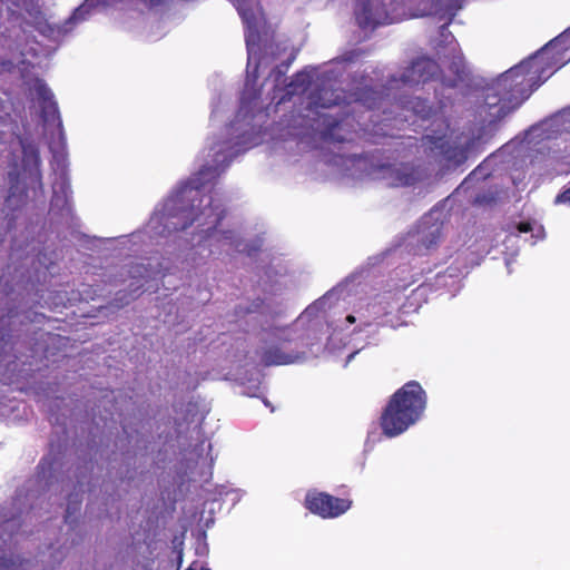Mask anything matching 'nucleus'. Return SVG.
Wrapping results in <instances>:
<instances>
[{
  "instance_id": "nucleus-1",
  "label": "nucleus",
  "mask_w": 570,
  "mask_h": 570,
  "mask_svg": "<svg viewBox=\"0 0 570 570\" xmlns=\"http://www.w3.org/2000/svg\"><path fill=\"white\" fill-rule=\"evenodd\" d=\"M570 61V27L550 40L535 55L502 73L485 90L484 104L489 109L499 107L502 118L518 107L553 72Z\"/></svg>"
},
{
  "instance_id": "nucleus-2",
  "label": "nucleus",
  "mask_w": 570,
  "mask_h": 570,
  "mask_svg": "<svg viewBox=\"0 0 570 570\" xmlns=\"http://www.w3.org/2000/svg\"><path fill=\"white\" fill-rule=\"evenodd\" d=\"M36 168V147L31 138L16 137L10 142L0 132V169L6 171L9 181V195L4 207L11 212L20 209L27 203L28 180Z\"/></svg>"
},
{
  "instance_id": "nucleus-3",
  "label": "nucleus",
  "mask_w": 570,
  "mask_h": 570,
  "mask_svg": "<svg viewBox=\"0 0 570 570\" xmlns=\"http://www.w3.org/2000/svg\"><path fill=\"white\" fill-rule=\"evenodd\" d=\"M38 136L51 154L50 166L62 181L68 168L67 139L55 94L38 78Z\"/></svg>"
},
{
  "instance_id": "nucleus-4",
  "label": "nucleus",
  "mask_w": 570,
  "mask_h": 570,
  "mask_svg": "<svg viewBox=\"0 0 570 570\" xmlns=\"http://www.w3.org/2000/svg\"><path fill=\"white\" fill-rule=\"evenodd\" d=\"M426 406V393L416 381H409L396 390L386 403L380 426L384 435L394 438L405 432L422 416Z\"/></svg>"
},
{
  "instance_id": "nucleus-5",
  "label": "nucleus",
  "mask_w": 570,
  "mask_h": 570,
  "mask_svg": "<svg viewBox=\"0 0 570 570\" xmlns=\"http://www.w3.org/2000/svg\"><path fill=\"white\" fill-rule=\"evenodd\" d=\"M100 4H108V0H86L73 10L72 14L67 18L62 24L50 22L49 19L46 18V14L38 8V33L48 38L50 41L58 42L70 32L77 23L87 20L91 16L92 10Z\"/></svg>"
},
{
  "instance_id": "nucleus-6",
  "label": "nucleus",
  "mask_w": 570,
  "mask_h": 570,
  "mask_svg": "<svg viewBox=\"0 0 570 570\" xmlns=\"http://www.w3.org/2000/svg\"><path fill=\"white\" fill-rule=\"evenodd\" d=\"M225 209L220 204H215L212 197H207L206 205L195 212V206L191 205L188 208H181L179 215L183 218L181 223H174L175 230H185L194 223H197L199 227H203V232L209 233L220 224L225 217Z\"/></svg>"
},
{
  "instance_id": "nucleus-7",
  "label": "nucleus",
  "mask_w": 570,
  "mask_h": 570,
  "mask_svg": "<svg viewBox=\"0 0 570 570\" xmlns=\"http://www.w3.org/2000/svg\"><path fill=\"white\" fill-rule=\"evenodd\" d=\"M304 507L311 513L323 519H334L350 510L352 500L347 498H336L326 492L314 490L306 493Z\"/></svg>"
},
{
  "instance_id": "nucleus-8",
  "label": "nucleus",
  "mask_w": 570,
  "mask_h": 570,
  "mask_svg": "<svg viewBox=\"0 0 570 570\" xmlns=\"http://www.w3.org/2000/svg\"><path fill=\"white\" fill-rule=\"evenodd\" d=\"M440 71V66L435 60L428 57H419L405 68L400 80L404 85L410 86L425 83L434 79Z\"/></svg>"
},
{
  "instance_id": "nucleus-9",
  "label": "nucleus",
  "mask_w": 570,
  "mask_h": 570,
  "mask_svg": "<svg viewBox=\"0 0 570 570\" xmlns=\"http://www.w3.org/2000/svg\"><path fill=\"white\" fill-rule=\"evenodd\" d=\"M216 171V168L210 166H204L196 174L195 177L190 178L181 188V190L178 193V195L170 199V203L174 204V206L178 203L179 198H184L185 194H189L188 198L191 200H195L199 193L200 188L205 185L207 176H214Z\"/></svg>"
},
{
  "instance_id": "nucleus-10",
  "label": "nucleus",
  "mask_w": 570,
  "mask_h": 570,
  "mask_svg": "<svg viewBox=\"0 0 570 570\" xmlns=\"http://www.w3.org/2000/svg\"><path fill=\"white\" fill-rule=\"evenodd\" d=\"M298 360L297 354L286 353L278 346H271L263 351L261 361L265 366L285 365Z\"/></svg>"
},
{
  "instance_id": "nucleus-11",
  "label": "nucleus",
  "mask_w": 570,
  "mask_h": 570,
  "mask_svg": "<svg viewBox=\"0 0 570 570\" xmlns=\"http://www.w3.org/2000/svg\"><path fill=\"white\" fill-rule=\"evenodd\" d=\"M441 153L444 159L454 166L464 164L468 159V148L459 145H450L449 142L441 145Z\"/></svg>"
},
{
  "instance_id": "nucleus-12",
  "label": "nucleus",
  "mask_w": 570,
  "mask_h": 570,
  "mask_svg": "<svg viewBox=\"0 0 570 570\" xmlns=\"http://www.w3.org/2000/svg\"><path fill=\"white\" fill-rule=\"evenodd\" d=\"M402 105L405 109L412 110L413 114L421 119H428L432 114V107L426 99L411 97L402 101Z\"/></svg>"
},
{
  "instance_id": "nucleus-13",
  "label": "nucleus",
  "mask_w": 570,
  "mask_h": 570,
  "mask_svg": "<svg viewBox=\"0 0 570 570\" xmlns=\"http://www.w3.org/2000/svg\"><path fill=\"white\" fill-rule=\"evenodd\" d=\"M311 85V76L307 72L299 71L296 72L292 79V81L287 85L286 96H294L298 94H303L307 90Z\"/></svg>"
},
{
  "instance_id": "nucleus-14",
  "label": "nucleus",
  "mask_w": 570,
  "mask_h": 570,
  "mask_svg": "<svg viewBox=\"0 0 570 570\" xmlns=\"http://www.w3.org/2000/svg\"><path fill=\"white\" fill-rule=\"evenodd\" d=\"M466 0H433L434 4L439 7V11H443L444 14L449 16L448 22L442 26L445 29L456 14L459 10L463 8Z\"/></svg>"
},
{
  "instance_id": "nucleus-15",
  "label": "nucleus",
  "mask_w": 570,
  "mask_h": 570,
  "mask_svg": "<svg viewBox=\"0 0 570 570\" xmlns=\"http://www.w3.org/2000/svg\"><path fill=\"white\" fill-rule=\"evenodd\" d=\"M356 20L361 28L376 27L382 22L373 14L370 2H364L362 9L356 12Z\"/></svg>"
},
{
  "instance_id": "nucleus-16",
  "label": "nucleus",
  "mask_w": 570,
  "mask_h": 570,
  "mask_svg": "<svg viewBox=\"0 0 570 570\" xmlns=\"http://www.w3.org/2000/svg\"><path fill=\"white\" fill-rule=\"evenodd\" d=\"M357 100L361 101L368 109H375L380 107L382 100V94L374 90L373 88H364L357 95Z\"/></svg>"
},
{
  "instance_id": "nucleus-17",
  "label": "nucleus",
  "mask_w": 570,
  "mask_h": 570,
  "mask_svg": "<svg viewBox=\"0 0 570 570\" xmlns=\"http://www.w3.org/2000/svg\"><path fill=\"white\" fill-rule=\"evenodd\" d=\"M498 200V191L487 190L475 195L473 205L476 206H492Z\"/></svg>"
},
{
  "instance_id": "nucleus-18",
  "label": "nucleus",
  "mask_w": 570,
  "mask_h": 570,
  "mask_svg": "<svg viewBox=\"0 0 570 570\" xmlns=\"http://www.w3.org/2000/svg\"><path fill=\"white\" fill-rule=\"evenodd\" d=\"M417 177L413 168H404L397 171V181L402 186H412L416 183Z\"/></svg>"
},
{
  "instance_id": "nucleus-19",
  "label": "nucleus",
  "mask_w": 570,
  "mask_h": 570,
  "mask_svg": "<svg viewBox=\"0 0 570 570\" xmlns=\"http://www.w3.org/2000/svg\"><path fill=\"white\" fill-rule=\"evenodd\" d=\"M325 125H326V132H325L326 137H330L331 139H333L335 141H338V142H343L344 141V138L336 137L334 135V129L340 125L337 119H335L333 117H326L325 118Z\"/></svg>"
},
{
  "instance_id": "nucleus-20",
  "label": "nucleus",
  "mask_w": 570,
  "mask_h": 570,
  "mask_svg": "<svg viewBox=\"0 0 570 570\" xmlns=\"http://www.w3.org/2000/svg\"><path fill=\"white\" fill-rule=\"evenodd\" d=\"M557 204H569L570 205V186L564 188L558 196L556 197Z\"/></svg>"
},
{
  "instance_id": "nucleus-21",
  "label": "nucleus",
  "mask_w": 570,
  "mask_h": 570,
  "mask_svg": "<svg viewBox=\"0 0 570 570\" xmlns=\"http://www.w3.org/2000/svg\"><path fill=\"white\" fill-rule=\"evenodd\" d=\"M291 61L286 62V63H282L281 66H277L274 70H273V73L275 75V80L278 81L286 72L288 66H289Z\"/></svg>"
},
{
  "instance_id": "nucleus-22",
  "label": "nucleus",
  "mask_w": 570,
  "mask_h": 570,
  "mask_svg": "<svg viewBox=\"0 0 570 570\" xmlns=\"http://www.w3.org/2000/svg\"><path fill=\"white\" fill-rule=\"evenodd\" d=\"M487 175L482 173V167L479 166L476 167L472 173H470V175L464 179L463 184L468 183L469 180H472L473 178H479V177H485Z\"/></svg>"
},
{
  "instance_id": "nucleus-23",
  "label": "nucleus",
  "mask_w": 570,
  "mask_h": 570,
  "mask_svg": "<svg viewBox=\"0 0 570 570\" xmlns=\"http://www.w3.org/2000/svg\"><path fill=\"white\" fill-rule=\"evenodd\" d=\"M382 301H379L377 298L373 299L371 303H368V307H371L374 313L377 315V317L382 314H387V311L385 309V307L383 308L382 313L380 311H375L376 307H379L380 305H382Z\"/></svg>"
},
{
  "instance_id": "nucleus-24",
  "label": "nucleus",
  "mask_w": 570,
  "mask_h": 570,
  "mask_svg": "<svg viewBox=\"0 0 570 570\" xmlns=\"http://www.w3.org/2000/svg\"><path fill=\"white\" fill-rule=\"evenodd\" d=\"M431 235L433 236L432 239L430 240H423V244L426 246V247H430L434 244H436L438 239L440 238V227H436L435 230L433 233H431Z\"/></svg>"
},
{
  "instance_id": "nucleus-25",
  "label": "nucleus",
  "mask_w": 570,
  "mask_h": 570,
  "mask_svg": "<svg viewBox=\"0 0 570 570\" xmlns=\"http://www.w3.org/2000/svg\"><path fill=\"white\" fill-rule=\"evenodd\" d=\"M517 230L519 233H529L532 230V224L530 222H520L517 225Z\"/></svg>"
},
{
  "instance_id": "nucleus-26",
  "label": "nucleus",
  "mask_w": 570,
  "mask_h": 570,
  "mask_svg": "<svg viewBox=\"0 0 570 570\" xmlns=\"http://www.w3.org/2000/svg\"><path fill=\"white\" fill-rule=\"evenodd\" d=\"M10 568L9 560L4 557L3 552H0V570H9Z\"/></svg>"
},
{
  "instance_id": "nucleus-27",
  "label": "nucleus",
  "mask_w": 570,
  "mask_h": 570,
  "mask_svg": "<svg viewBox=\"0 0 570 570\" xmlns=\"http://www.w3.org/2000/svg\"><path fill=\"white\" fill-rule=\"evenodd\" d=\"M6 116H8V114H7V105H6V101L0 99V121H3Z\"/></svg>"
},
{
  "instance_id": "nucleus-28",
  "label": "nucleus",
  "mask_w": 570,
  "mask_h": 570,
  "mask_svg": "<svg viewBox=\"0 0 570 570\" xmlns=\"http://www.w3.org/2000/svg\"><path fill=\"white\" fill-rule=\"evenodd\" d=\"M315 104H316L317 106L323 107V108H328V107H331L332 105H336L337 102H336V101H332V102H330V104H326V102H318V101H316Z\"/></svg>"
},
{
  "instance_id": "nucleus-29",
  "label": "nucleus",
  "mask_w": 570,
  "mask_h": 570,
  "mask_svg": "<svg viewBox=\"0 0 570 570\" xmlns=\"http://www.w3.org/2000/svg\"><path fill=\"white\" fill-rule=\"evenodd\" d=\"M82 293L85 294V298H94V295H91V286H88V289H85Z\"/></svg>"
},
{
  "instance_id": "nucleus-30",
  "label": "nucleus",
  "mask_w": 570,
  "mask_h": 570,
  "mask_svg": "<svg viewBox=\"0 0 570 570\" xmlns=\"http://www.w3.org/2000/svg\"><path fill=\"white\" fill-rule=\"evenodd\" d=\"M200 567L197 562H193L186 570H200Z\"/></svg>"
},
{
  "instance_id": "nucleus-31",
  "label": "nucleus",
  "mask_w": 570,
  "mask_h": 570,
  "mask_svg": "<svg viewBox=\"0 0 570 570\" xmlns=\"http://www.w3.org/2000/svg\"><path fill=\"white\" fill-rule=\"evenodd\" d=\"M346 322H347V323H350V324L355 323V316H353V315H347V316H346Z\"/></svg>"
},
{
  "instance_id": "nucleus-32",
  "label": "nucleus",
  "mask_w": 570,
  "mask_h": 570,
  "mask_svg": "<svg viewBox=\"0 0 570 570\" xmlns=\"http://www.w3.org/2000/svg\"><path fill=\"white\" fill-rule=\"evenodd\" d=\"M70 508H71V507L69 505V507H68V509H67V515H66V519H67V518L69 517V514H70Z\"/></svg>"
},
{
  "instance_id": "nucleus-33",
  "label": "nucleus",
  "mask_w": 570,
  "mask_h": 570,
  "mask_svg": "<svg viewBox=\"0 0 570 570\" xmlns=\"http://www.w3.org/2000/svg\"><path fill=\"white\" fill-rule=\"evenodd\" d=\"M37 259H38V263H41V261H40V253H38Z\"/></svg>"
},
{
  "instance_id": "nucleus-34",
  "label": "nucleus",
  "mask_w": 570,
  "mask_h": 570,
  "mask_svg": "<svg viewBox=\"0 0 570 570\" xmlns=\"http://www.w3.org/2000/svg\"><path fill=\"white\" fill-rule=\"evenodd\" d=\"M200 570H210L209 568L200 567Z\"/></svg>"
},
{
  "instance_id": "nucleus-35",
  "label": "nucleus",
  "mask_w": 570,
  "mask_h": 570,
  "mask_svg": "<svg viewBox=\"0 0 570 570\" xmlns=\"http://www.w3.org/2000/svg\"><path fill=\"white\" fill-rule=\"evenodd\" d=\"M37 161H38V165H39L40 164V158L39 157L37 158Z\"/></svg>"
}]
</instances>
